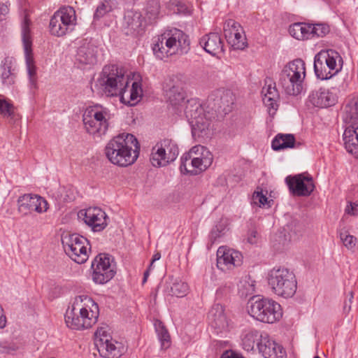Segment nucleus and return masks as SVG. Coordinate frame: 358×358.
<instances>
[{"instance_id": "0eeeda50", "label": "nucleus", "mask_w": 358, "mask_h": 358, "mask_svg": "<svg viewBox=\"0 0 358 358\" xmlns=\"http://www.w3.org/2000/svg\"><path fill=\"white\" fill-rule=\"evenodd\" d=\"M83 117L87 132L99 137L106 134L111 113L108 108L96 103L86 108Z\"/></svg>"}, {"instance_id": "49530a36", "label": "nucleus", "mask_w": 358, "mask_h": 358, "mask_svg": "<svg viewBox=\"0 0 358 358\" xmlns=\"http://www.w3.org/2000/svg\"><path fill=\"white\" fill-rule=\"evenodd\" d=\"M192 154L190 150L188 152L183 154L180 157V169L182 173H189V170H191Z\"/></svg>"}, {"instance_id": "2eb2a0df", "label": "nucleus", "mask_w": 358, "mask_h": 358, "mask_svg": "<svg viewBox=\"0 0 358 358\" xmlns=\"http://www.w3.org/2000/svg\"><path fill=\"white\" fill-rule=\"evenodd\" d=\"M29 20L27 16L24 17L22 24V38L24 48L25 62L27 71L29 76L30 88L36 89L37 87L36 67L32 54V41L29 29Z\"/></svg>"}, {"instance_id": "8fccbe9b", "label": "nucleus", "mask_w": 358, "mask_h": 358, "mask_svg": "<svg viewBox=\"0 0 358 358\" xmlns=\"http://www.w3.org/2000/svg\"><path fill=\"white\" fill-rule=\"evenodd\" d=\"M345 213L351 216H358V202L349 201L345 208Z\"/></svg>"}, {"instance_id": "79ce46f5", "label": "nucleus", "mask_w": 358, "mask_h": 358, "mask_svg": "<svg viewBox=\"0 0 358 358\" xmlns=\"http://www.w3.org/2000/svg\"><path fill=\"white\" fill-rule=\"evenodd\" d=\"M0 113L4 117L15 118L14 106L1 96H0Z\"/></svg>"}, {"instance_id": "c03bdc74", "label": "nucleus", "mask_w": 358, "mask_h": 358, "mask_svg": "<svg viewBox=\"0 0 358 358\" xmlns=\"http://www.w3.org/2000/svg\"><path fill=\"white\" fill-rule=\"evenodd\" d=\"M341 241L345 248L348 250H353L357 243V238L348 233V231H341L339 233Z\"/></svg>"}, {"instance_id": "1a4fd4ad", "label": "nucleus", "mask_w": 358, "mask_h": 358, "mask_svg": "<svg viewBox=\"0 0 358 358\" xmlns=\"http://www.w3.org/2000/svg\"><path fill=\"white\" fill-rule=\"evenodd\" d=\"M182 112L191 125L192 134L194 138L208 136L211 117L207 116L204 113L198 99L192 98L185 101Z\"/></svg>"}, {"instance_id": "7c9ffc66", "label": "nucleus", "mask_w": 358, "mask_h": 358, "mask_svg": "<svg viewBox=\"0 0 358 358\" xmlns=\"http://www.w3.org/2000/svg\"><path fill=\"white\" fill-rule=\"evenodd\" d=\"M343 120L345 127L358 128L357 99H352L345 104L343 113Z\"/></svg>"}, {"instance_id": "37998d69", "label": "nucleus", "mask_w": 358, "mask_h": 358, "mask_svg": "<svg viewBox=\"0 0 358 358\" xmlns=\"http://www.w3.org/2000/svg\"><path fill=\"white\" fill-rule=\"evenodd\" d=\"M227 231V224L225 222H218L210 231L209 238L213 243H215L217 238L222 237Z\"/></svg>"}, {"instance_id": "393cba45", "label": "nucleus", "mask_w": 358, "mask_h": 358, "mask_svg": "<svg viewBox=\"0 0 358 358\" xmlns=\"http://www.w3.org/2000/svg\"><path fill=\"white\" fill-rule=\"evenodd\" d=\"M335 88L320 87L313 90L308 96V101L315 107L328 108L334 106L338 101Z\"/></svg>"}, {"instance_id": "dca6fc26", "label": "nucleus", "mask_w": 358, "mask_h": 358, "mask_svg": "<svg viewBox=\"0 0 358 358\" xmlns=\"http://www.w3.org/2000/svg\"><path fill=\"white\" fill-rule=\"evenodd\" d=\"M92 280L96 284H104L115 275L108 255L99 254L92 262Z\"/></svg>"}, {"instance_id": "09e8293b", "label": "nucleus", "mask_w": 358, "mask_h": 358, "mask_svg": "<svg viewBox=\"0 0 358 358\" xmlns=\"http://www.w3.org/2000/svg\"><path fill=\"white\" fill-rule=\"evenodd\" d=\"M111 7L109 5L108 2H103L101 3L96 8L95 13H94V17L95 18H100L103 17L105 14L110 11Z\"/></svg>"}, {"instance_id": "c756f323", "label": "nucleus", "mask_w": 358, "mask_h": 358, "mask_svg": "<svg viewBox=\"0 0 358 358\" xmlns=\"http://www.w3.org/2000/svg\"><path fill=\"white\" fill-rule=\"evenodd\" d=\"M166 96L169 103L175 108L176 113H181L185 103V93L179 86L173 85L165 90Z\"/></svg>"}, {"instance_id": "5701e85b", "label": "nucleus", "mask_w": 358, "mask_h": 358, "mask_svg": "<svg viewBox=\"0 0 358 358\" xmlns=\"http://www.w3.org/2000/svg\"><path fill=\"white\" fill-rule=\"evenodd\" d=\"M18 211L27 215L31 211L43 213L47 211V201L37 194H24L17 199Z\"/></svg>"}, {"instance_id": "ddd939ff", "label": "nucleus", "mask_w": 358, "mask_h": 358, "mask_svg": "<svg viewBox=\"0 0 358 358\" xmlns=\"http://www.w3.org/2000/svg\"><path fill=\"white\" fill-rule=\"evenodd\" d=\"M94 345L104 358H119L124 352L123 345L111 338L107 327L97 329L94 334Z\"/></svg>"}, {"instance_id": "603ef678", "label": "nucleus", "mask_w": 358, "mask_h": 358, "mask_svg": "<svg viewBox=\"0 0 358 358\" xmlns=\"http://www.w3.org/2000/svg\"><path fill=\"white\" fill-rule=\"evenodd\" d=\"M352 299H353V293H352V292H349V299L344 301V305H343V311L345 313H348L351 310V304L352 302Z\"/></svg>"}, {"instance_id": "9d476101", "label": "nucleus", "mask_w": 358, "mask_h": 358, "mask_svg": "<svg viewBox=\"0 0 358 358\" xmlns=\"http://www.w3.org/2000/svg\"><path fill=\"white\" fill-rule=\"evenodd\" d=\"M343 59L336 50H322L314 57V71L317 78L328 80L342 69Z\"/></svg>"}, {"instance_id": "58836bf2", "label": "nucleus", "mask_w": 358, "mask_h": 358, "mask_svg": "<svg viewBox=\"0 0 358 358\" xmlns=\"http://www.w3.org/2000/svg\"><path fill=\"white\" fill-rule=\"evenodd\" d=\"M159 10L160 5L158 0H148L145 8V17L151 23L158 17Z\"/></svg>"}, {"instance_id": "052dcab7", "label": "nucleus", "mask_w": 358, "mask_h": 358, "mask_svg": "<svg viewBox=\"0 0 358 358\" xmlns=\"http://www.w3.org/2000/svg\"><path fill=\"white\" fill-rule=\"evenodd\" d=\"M314 358H320V357H319L318 356H316V357H315Z\"/></svg>"}, {"instance_id": "bf43d9fd", "label": "nucleus", "mask_w": 358, "mask_h": 358, "mask_svg": "<svg viewBox=\"0 0 358 358\" xmlns=\"http://www.w3.org/2000/svg\"><path fill=\"white\" fill-rule=\"evenodd\" d=\"M220 292V290H217V294H218Z\"/></svg>"}, {"instance_id": "7ed1b4c3", "label": "nucleus", "mask_w": 358, "mask_h": 358, "mask_svg": "<svg viewBox=\"0 0 358 358\" xmlns=\"http://www.w3.org/2000/svg\"><path fill=\"white\" fill-rule=\"evenodd\" d=\"M188 36L182 30L167 29L153 41L152 50L157 58L167 61L173 56L187 54L190 48Z\"/></svg>"}, {"instance_id": "3c124183", "label": "nucleus", "mask_w": 358, "mask_h": 358, "mask_svg": "<svg viewBox=\"0 0 358 358\" xmlns=\"http://www.w3.org/2000/svg\"><path fill=\"white\" fill-rule=\"evenodd\" d=\"M258 234L256 231H250L247 235V242L250 244H256L258 241Z\"/></svg>"}, {"instance_id": "a18cd8bd", "label": "nucleus", "mask_w": 358, "mask_h": 358, "mask_svg": "<svg viewBox=\"0 0 358 358\" xmlns=\"http://www.w3.org/2000/svg\"><path fill=\"white\" fill-rule=\"evenodd\" d=\"M310 38L313 36L323 37L329 31V27L325 24H311Z\"/></svg>"}, {"instance_id": "5fc2aeb1", "label": "nucleus", "mask_w": 358, "mask_h": 358, "mask_svg": "<svg viewBox=\"0 0 358 358\" xmlns=\"http://www.w3.org/2000/svg\"><path fill=\"white\" fill-rule=\"evenodd\" d=\"M292 227H294V233H296L301 229V225H300L299 222L296 220L292 221V222L287 225V227L289 229H290L291 231L293 230Z\"/></svg>"}, {"instance_id": "4d7b16f0", "label": "nucleus", "mask_w": 358, "mask_h": 358, "mask_svg": "<svg viewBox=\"0 0 358 358\" xmlns=\"http://www.w3.org/2000/svg\"><path fill=\"white\" fill-rule=\"evenodd\" d=\"M152 266H149V268L144 272L143 274V283H145L147 281L148 277L150 274V271L151 269Z\"/></svg>"}, {"instance_id": "f8f14e48", "label": "nucleus", "mask_w": 358, "mask_h": 358, "mask_svg": "<svg viewBox=\"0 0 358 358\" xmlns=\"http://www.w3.org/2000/svg\"><path fill=\"white\" fill-rule=\"evenodd\" d=\"M66 254L78 264L85 263L89 257V241L77 234L66 235L62 239Z\"/></svg>"}, {"instance_id": "20e7f679", "label": "nucleus", "mask_w": 358, "mask_h": 358, "mask_svg": "<svg viewBox=\"0 0 358 358\" xmlns=\"http://www.w3.org/2000/svg\"><path fill=\"white\" fill-rule=\"evenodd\" d=\"M99 315L97 303L87 295H80L75 298L71 308L66 310L65 322L72 329H88L96 324Z\"/></svg>"}, {"instance_id": "a878e982", "label": "nucleus", "mask_w": 358, "mask_h": 358, "mask_svg": "<svg viewBox=\"0 0 358 358\" xmlns=\"http://www.w3.org/2000/svg\"><path fill=\"white\" fill-rule=\"evenodd\" d=\"M257 348L264 358H286V352L283 348L271 340L267 334H264L257 344Z\"/></svg>"}, {"instance_id": "de8ad7c7", "label": "nucleus", "mask_w": 358, "mask_h": 358, "mask_svg": "<svg viewBox=\"0 0 358 358\" xmlns=\"http://www.w3.org/2000/svg\"><path fill=\"white\" fill-rule=\"evenodd\" d=\"M268 202V198L265 194H263L262 191H255L252 196V204L257 206H264Z\"/></svg>"}, {"instance_id": "f257e3e1", "label": "nucleus", "mask_w": 358, "mask_h": 358, "mask_svg": "<svg viewBox=\"0 0 358 358\" xmlns=\"http://www.w3.org/2000/svg\"><path fill=\"white\" fill-rule=\"evenodd\" d=\"M96 86H99L108 96H119L122 103L134 106L137 103L143 94L140 83L134 81L131 87H129V78L124 75L122 69L116 65L105 66Z\"/></svg>"}, {"instance_id": "ea45409f", "label": "nucleus", "mask_w": 358, "mask_h": 358, "mask_svg": "<svg viewBox=\"0 0 358 358\" xmlns=\"http://www.w3.org/2000/svg\"><path fill=\"white\" fill-rule=\"evenodd\" d=\"M1 80L4 85H10L14 83L15 68L13 67L11 62L7 61L1 66Z\"/></svg>"}, {"instance_id": "f03ea898", "label": "nucleus", "mask_w": 358, "mask_h": 358, "mask_svg": "<svg viewBox=\"0 0 358 358\" xmlns=\"http://www.w3.org/2000/svg\"><path fill=\"white\" fill-rule=\"evenodd\" d=\"M140 145L131 134L122 133L110 139L105 147V154L113 164L126 167L133 164L138 157Z\"/></svg>"}, {"instance_id": "473e14b6", "label": "nucleus", "mask_w": 358, "mask_h": 358, "mask_svg": "<svg viewBox=\"0 0 358 358\" xmlns=\"http://www.w3.org/2000/svg\"><path fill=\"white\" fill-rule=\"evenodd\" d=\"M264 335L255 329H245L241 336L243 348L249 352L254 349L255 344L260 341Z\"/></svg>"}, {"instance_id": "cd10ccee", "label": "nucleus", "mask_w": 358, "mask_h": 358, "mask_svg": "<svg viewBox=\"0 0 358 358\" xmlns=\"http://www.w3.org/2000/svg\"><path fill=\"white\" fill-rule=\"evenodd\" d=\"M200 45L205 51L213 56L223 52V41L217 33H210L203 36L199 41Z\"/></svg>"}, {"instance_id": "c85d7f7f", "label": "nucleus", "mask_w": 358, "mask_h": 358, "mask_svg": "<svg viewBox=\"0 0 358 358\" xmlns=\"http://www.w3.org/2000/svg\"><path fill=\"white\" fill-rule=\"evenodd\" d=\"M262 101L264 104L267 107L269 113H275L278 107V101L280 95L276 89L275 84L266 83L262 90Z\"/></svg>"}, {"instance_id": "b1692460", "label": "nucleus", "mask_w": 358, "mask_h": 358, "mask_svg": "<svg viewBox=\"0 0 358 358\" xmlns=\"http://www.w3.org/2000/svg\"><path fill=\"white\" fill-rule=\"evenodd\" d=\"M224 33L228 43L234 49L243 50L246 47V38L239 23L233 20H227L224 24Z\"/></svg>"}, {"instance_id": "13d9d810", "label": "nucleus", "mask_w": 358, "mask_h": 358, "mask_svg": "<svg viewBox=\"0 0 358 358\" xmlns=\"http://www.w3.org/2000/svg\"><path fill=\"white\" fill-rule=\"evenodd\" d=\"M160 258H161V255L159 253L157 252V253L155 254L152 257V262L150 263V266H152L153 263L155 261L159 260Z\"/></svg>"}, {"instance_id": "423d86ee", "label": "nucleus", "mask_w": 358, "mask_h": 358, "mask_svg": "<svg viewBox=\"0 0 358 358\" xmlns=\"http://www.w3.org/2000/svg\"><path fill=\"white\" fill-rule=\"evenodd\" d=\"M267 281L272 292L279 296L291 298L296 293V278L294 273L287 268H273L268 272Z\"/></svg>"}, {"instance_id": "864d4df0", "label": "nucleus", "mask_w": 358, "mask_h": 358, "mask_svg": "<svg viewBox=\"0 0 358 358\" xmlns=\"http://www.w3.org/2000/svg\"><path fill=\"white\" fill-rule=\"evenodd\" d=\"M8 13V6L3 3H0V21H1L6 15Z\"/></svg>"}, {"instance_id": "a19ab883", "label": "nucleus", "mask_w": 358, "mask_h": 358, "mask_svg": "<svg viewBox=\"0 0 358 358\" xmlns=\"http://www.w3.org/2000/svg\"><path fill=\"white\" fill-rule=\"evenodd\" d=\"M189 287L187 283L176 279L170 286L169 294L177 297H182L187 294Z\"/></svg>"}, {"instance_id": "e433bc0d", "label": "nucleus", "mask_w": 358, "mask_h": 358, "mask_svg": "<svg viewBox=\"0 0 358 358\" xmlns=\"http://www.w3.org/2000/svg\"><path fill=\"white\" fill-rule=\"evenodd\" d=\"M155 331L157 334L158 339L161 343L162 348L166 349L170 345V335L160 320H155L154 322Z\"/></svg>"}, {"instance_id": "72a5a7b5", "label": "nucleus", "mask_w": 358, "mask_h": 358, "mask_svg": "<svg viewBox=\"0 0 358 358\" xmlns=\"http://www.w3.org/2000/svg\"><path fill=\"white\" fill-rule=\"evenodd\" d=\"M311 24L303 22H296L289 27V34L297 40L310 38Z\"/></svg>"}, {"instance_id": "4c0bfd02", "label": "nucleus", "mask_w": 358, "mask_h": 358, "mask_svg": "<svg viewBox=\"0 0 358 358\" xmlns=\"http://www.w3.org/2000/svg\"><path fill=\"white\" fill-rule=\"evenodd\" d=\"M238 292L243 297H247L252 295L255 291V281L252 280L250 276L243 278L238 285Z\"/></svg>"}, {"instance_id": "a211bd4d", "label": "nucleus", "mask_w": 358, "mask_h": 358, "mask_svg": "<svg viewBox=\"0 0 358 358\" xmlns=\"http://www.w3.org/2000/svg\"><path fill=\"white\" fill-rule=\"evenodd\" d=\"M79 219L82 220L94 232L103 231L108 225V216L100 208L90 207L80 210L78 213Z\"/></svg>"}, {"instance_id": "bb28decb", "label": "nucleus", "mask_w": 358, "mask_h": 358, "mask_svg": "<svg viewBox=\"0 0 358 358\" xmlns=\"http://www.w3.org/2000/svg\"><path fill=\"white\" fill-rule=\"evenodd\" d=\"M97 52L94 43L85 41L78 48L76 60L83 65H94L97 62Z\"/></svg>"}, {"instance_id": "9b49d317", "label": "nucleus", "mask_w": 358, "mask_h": 358, "mask_svg": "<svg viewBox=\"0 0 358 358\" xmlns=\"http://www.w3.org/2000/svg\"><path fill=\"white\" fill-rule=\"evenodd\" d=\"M76 24V10L73 7L64 6L57 10L50 20L52 35L61 37L71 32Z\"/></svg>"}, {"instance_id": "f704fd0d", "label": "nucleus", "mask_w": 358, "mask_h": 358, "mask_svg": "<svg viewBox=\"0 0 358 358\" xmlns=\"http://www.w3.org/2000/svg\"><path fill=\"white\" fill-rule=\"evenodd\" d=\"M295 138L293 134H278L273 139L271 147L273 150L278 151L294 147Z\"/></svg>"}, {"instance_id": "aec40b11", "label": "nucleus", "mask_w": 358, "mask_h": 358, "mask_svg": "<svg viewBox=\"0 0 358 358\" xmlns=\"http://www.w3.org/2000/svg\"><path fill=\"white\" fill-rule=\"evenodd\" d=\"M285 181L289 191L295 196H308L315 189L313 178L309 176L304 174L289 176L285 178Z\"/></svg>"}, {"instance_id": "6ab92c4d", "label": "nucleus", "mask_w": 358, "mask_h": 358, "mask_svg": "<svg viewBox=\"0 0 358 358\" xmlns=\"http://www.w3.org/2000/svg\"><path fill=\"white\" fill-rule=\"evenodd\" d=\"M234 102V96L229 90L219 89L213 92L208 97V104L215 113H228L231 110Z\"/></svg>"}, {"instance_id": "6e6552de", "label": "nucleus", "mask_w": 358, "mask_h": 358, "mask_svg": "<svg viewBox=\"0 0 358 358\" xmlns=\"http://www.w3.org/2000/svg\"><path fill=\"white\" fill-rule=\"evenodd\" d=\"M248 312L255 320L268 324H273L282 316L281 306L268 298L253 296L248 303Z\"/></svg>"}, {"instance_id": "6e6d98bb", "label": "nucleus", "mask_w": 358, "mask_h": 358, "mask_svg": "<svg viewBox=\"0 0 358 358\" xmlns=\"http://www.w3.org/2000/svg\"><path fill=\"white\" fill-rule=\"evenodd\" d=\"M221 358H244L242 356H240L233 352H225L222 354Z\"/></svg>"}, {"instance_id": "c9c22d12", "label": "nucleus", "mask_w": 358, "mask_h": 358, "mask_svg": "<svg viewBox=\"0 0 358 358\" xmlns=\"http://www.w3.org/2000/svg\"><path fill=\"white\" fill-rule=\"evenodd\" d=\"M124 22L127 27L129 29L131 32L138 33L143 25V20L141 14L132 10L127 11L124 15Z\"/></svg>"}, {"instance_id": "4be33fe9", "label": "nucleus", "mask_w": 358, "mask_h": 358, "mask_svg": "<svg viewBox=\"0 0 358 358\" xmlns=\"http://www.w3.org/2000/svg\"><path fill=\"white\" fill-rule=\"evenodd\" d=\"M192 161L189 173L196 175L207 169L213 162V155L204 146L198 145L191 149Z\"/></svg>"}, {"instance_id": "f3484780", "label": "nucleus", "mask_w": 358, "mask_h": 358, "mask_svg": "<svg viewBox=\"0 0 358 358\" xmlns=\"http://www.w3.org/2000/svg\"><path fill=\"white\" fill-rule=\"evenodd\" d=\"M208 320L217 334H225L234 328V322L224 307L220 303L212 306L208 313Z\"/></svg>"}, {"instance_id": "39448f33", "label": "nucleus", "mask_w": 358, "mask_h": 358, "mask_svg": "<svg viewBox=\"0 0 358 358\" xmlns=\"http://www.w3.org/2000/svg\"><path fill=\"white\" fill-rule=\"evenodd\" d=\"M305 78L306 64L303 59H296L285 66L280 76L279 84L287 94L297 96L303 90Z\"/></svg>"}, {"instance_id": "4468645a", "label": "nucleus", "mask_w": 358, "mask_h": 358, "mask_svg": "<svg viewBox=\"0 0 358 358\" xmlns=\"http://www.w3.org/2000/svg\"><path fill=\"white\" fill-rule=\"evenodd\" d=\"M178 154L177 143L172 139L164 138L152 148L150 162L155 167L166 166L175 161Z\"/></svg>"}, {"instance_id": "412c9836", "label": "nucleus", "mask_w": 358, "mask_h": 358, "mask_svg": "<svg viewBox=\"0 0 358 358\" xmlns=\"http://www.w3.org/2000/svg\"><path fill=\"white\" fill-rule=\"evenodd\" d=\"M243 256L241 253L236 250L227 246H221L217 251V266L227 272L242 264Z\"/></svg>"}, {"instance_id": "2f4dec72", "label": "nucleus", "mask_w": 358, "mask_h": 358, "mask_svg": "<svg viewBox=\"0 0 358 358\" xmlns=\"http://www.w3.org/2000/svg\"><path fill=\"white\" fill-rule=\"evenodd\" d=\"M343 140L347 152L358 158V128L345 127Z\"/></svg>"}]
</instances>
